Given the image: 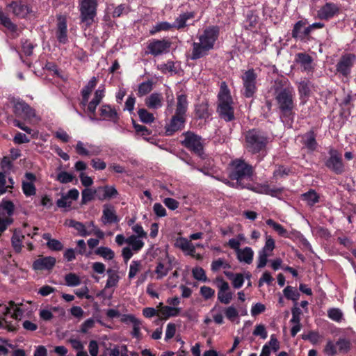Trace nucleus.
<instances>
[{"mask_svg": "<svg viewBox=\"0 0 356 356\" xmlns=\"http://www.w3.org/2000/svg\"><path fill=\"white\" fill-rule=\"evenodd\" d=\"M75 150L78 154L82 156H98L102 152V148L96 145L83 143L79 140L75 145Z\"/></svg>", "mask_w": 356, "mask_h": 356, "instance_id": "nucleus-12", "label": "nucleus"}, {"mask_svg": "<svg viewBox=\"0 0 356 356\" xmlns=\"http://www.w3.org/2000/svg\"><path fill=\"white\" fill-rule=\"evenodd\" d=\"M192 273L193 277L199 281L201 282H207V277L206 275L205 271L203 268L200 267H195L192 270Z\"/></svg>", "mask_w": 356, "mask_h": 356, "instance_id": "nucleus-59", "label": "nucleus"}, {"mask_svg": "<svg viewBox=\"0 0 356 356\" xmlns=\"http://www.w3.org/2000/svg\"><path fill=\"white\" fill-rule=\"evenodd\" d=\"M65 224L69 227L74 228L78 232V234L81 236L86 237L90 236L89 229H87L86 225L82 222L70 220H67Z\"/></svg>", "mask_w": 356, "mask_h": 356, "instance_id": "nucleus-36", "label": "nucleus"}, {"mask_svg": "<svg viewBox=\"0 0 356 356\" xmlns=\"http://www.w3.org/2000/svg\"><path fill=\"white\" fill-rule=\"evenodd\" d=\"M254 191L257 193L271 195L273 197H276L280 193V189L270 188L268 185L259 186L257 187Z\"/></svg>", "mask_w": 356, "mask_h": 356, "instance_id": "nucleus-44", "label": "nucleus"}, {"mask_svg": "<svg viewBox=\"0 0 356 356\" xmlns=\"http://www.w3.org/2000/svg\"><path fill=\"white\" fill-rule=\"evenodd\" d=\"M183 144L184 145L185 147L193 150L199 156L202 155V145L200 141V138L197 135H195L191 133L186 134L185 138L183 141Z\"/></svg>", "mask_w": 356, "mask_h": 356, "instance_id": "nucleus-14", "label": "nucleus"}, {"mask_svg": "<svg viewBox=\"0 0 356 356\" xmlns=\"http://www.w3.org/2000/svg\"><path fill=\"white\" fill-rule=\"evenodd\" d=\"M302 338L304 340L309 341L313 345H316L322 341L323 337L316 331H310L307 334H302Z\"/></svg>", "mask_w": 356, "mask_h": 356, "instance_id": "nucleus-39", "label": "nucleus"}, {"mask_svg": "<svg viewBox=\"0 0 356 356\" xmlns=\"http://www.w3.org/2000/svg\"><path fill=\"white\" fill-rule=\"evenodd\" d=\"M9 11L19 17H24L29 13V7L19 2H13L8 6Z\"/></svg>", "mask_w": 356, "mask_h": 356, "instance_id": "nucleus-28", "label": "nucleus"}, {"mask_svg": "<svg viewBox=\"0 0 356 356\" xmlns=\"http://www.w3.org/2000/svg\"><path fill=\"white\" fill-rule=\"evenodd\" d=\"M327 316L334 321L341 322L343 319V314L339 308H330L327 310Z\"/></svg>", "mask_w": 356, "mask_h": 356, "instance_id": "nucleus-50", "label": "nucleus"}, {"mask_svg": "<svg viewBox=\"0 0 356 356\" xmlns=\"http://www.w3.org/2000/svg\"><path fill=\"white\" fill-rule=\"evenodd\" d=\"M138 115L140 121L146 124L153 122L155 119L154 115L145 108L139 109Z\"/></svg>", "mask_w": 356, "mask_h": 356, "instance_id": "nucleus-46", "label": "nucleus"}, {"mask_svg": "<svg viewBox=\"0 0 356 356\" xmlns=\"http://www.w3.org/2000/svg\"><path fill=\"white\" fill-rule=\"evenodd\" d=\"M229 279L232 281V285L235 289L241 288L245 281V278L250 280L251 275L250 273H228L226 274Z\"/></svg>", "mask_w": 356, "mask_h": 356, "instance_id": "nucleus-30", "label": "nucleus"}, {"mask_svg": "<svg viewBox=\"0 0 356 356\" xmlns=\"http://www.w3.org/2000/svg\"><path fill=\"white\" fill-rule=\"evenodd\" d=\"M108 278L104 288L99 293V296L104 298L111 299L113 297L114 291L118 285L120 275L118 272L115 270L108 269L107 270Z\"/></svg>", "mask_w": 356, "mask_h": 356, "instance_id": "nucleus-8", "label": "nucleus"}, {"mask_svg": "<svg viewBox=\"0 0 356 356\" xmlns=\"http://www.w3.org/2000/svg\"><path fill=\"white\" fill-rule=\"evenodd\" d=\"M323 352L328 356H334L339 353L337 342L332 340H328L324 347Z\"/></svg>", "mask_w": 356, "mask_h": 356, "instance_id": "nucleus-47", "label": "nucleus"}, {"mask_svg": "<svg viewBox=\"0 0 356 356\" xmlns=\"http://www.w3.org/2000/svg\"><path fill=\"white\" fill-rule=\"evenodd\" d=\"M185 122V117L175 114L172 117L169 124L165 126V131L168 135H172L173 133L180 130Z\"/></svg>", "mask_w": 356, "mask_h": 356, "instance_id": "nucleus-20", "label": "nucleus"}, {"mask_svg": "<svg viewBox=\"0 0 356 356\" xmlns=\"http://www.w3.org/2000/svg\"><path fill=\"white\" fill-rule=\"evenodd\" d=\"M275 247V240L271 236L266 235L265 245L259 252L257 268H261L266 265L268 262V257L271 256Z\"/></svg>", "mask_w": 356, "mask_h": 356, "instance_id": "nucleus-11", "label": "nucleus"}, {"mask_svg": "<svg viewBox=\"0 0 356 356\" xmlns=\"http://www.w3.org/2000/svg\"><path fill=\"white\" fill-rule=\"evenodd\" d=\"M339 12V7L333 3H327L318 11V17L321 19L333 17Z\"/></svg>", "mask_w": 356, "mask_h": 356, "instance_id": "nucleus-21", "label": "nucleus"}, {"mask_svg": "<svg viewBox=\"0 0 356 356\" xmlns=\"http://www.w3.org/2000/svg\"><path fill=\"white\" fill-rule=\"evenodd\" d=\"M297 61L301 65L304 70L309 71L312 69V60L309 55L298 54L297 55Z\"/></svg>", "mask_w": 356, "mask_h": 356, "instance_id": "nucleus-41", "label": "nucleus"}, {"mask_svg": "<svg viewBox=\"0 0 356 356\" xmlns=\"http://www.w3.org/2000/svg\"><path fill=\"white\" fill-rule=\"evenodd\" d=\"M330 157L326 162V165L337 173H341L343 170V165L340 154L336 150L330 152Z\"/></svg>", "mask_w": 356, "mask_h": 356, "instance_id": "nucleus-16", "label": "nucleus"}, {"mask_svg": "<svg viewBox=\"0 0 356 356\" xmlns=\"http://www.w3.org/2000/svg\"><path fill=\"white\" fill-rule=\"evenodd\" d=\"M95 254L106 260H111L115 256L114 252L111 248L104 246L99 247L95 250Z\"/></svg>", "mask_w": 356, "mask_h": 356, "instance_id": "nucleus-45", "label": "nucleus"}, {"mask_svg": "<svg viewBox=\"0 0 356 356\" xmlns=\"http://www.w3.org/2000/svg\"><path fill=\"white\" fill-rule=\"evenodd\" d=\"M157 309H159L158 317L161 319H168L170 317L177 316L181 311V309L178 307L163 306L162 302L159 304Z\"/></svg>", "mask_w": 356, "mask_h": 356, "instance_id": "nucleus-24", "label": "nucleus"}, {"mask_svg": "<svg viewBox=\"0 0 356 356\" xmlns=\"http://www.w3.org/2000/svg\"><path fill=\"white\" fill-rule=\"evenodd\" d=\"M15 113L25 120H31L36 117L35 111L25 102L20 99L13 98L11 100Z\"/></svg>", "mask_w": 356, "mask_h": 356, "instance_id": "nucleus-9", "label": "nucleus"}, {"mask_svg": "<svg viewBox=\"0 0 356 356\" xmlns=\"http://www.w3.org/2000/svg\"><path fill=\"white\" fill-rule=\"evenodd\" d=\"M24 238V236L19 232H15L12 236V245L15 249V250L17 252H19L22 248V242Z\"/></svg>", "mask_w": 356, "mask_h": 356, "instance_id": "nucleus-43", "label": "nucleus"}, {"mask_svg": "<svg viewBox=\"0 0 356 356\" xmlns=\"http://www.w3.org/2000/svg\"><path fill=\"white\" fill-rule=\"evenodd\" d=\"M219 106L218 112L221 118L226 121H231L234 118L232 99L227 84L222 82L218 93Z\"/></svg>", "mask_w": 356, "mask_h": 356, "instance_id": "nucleus-3", "label": "nucleus"}, {"mask_svg": "<svg viewBox=\"0 0 356 356\" xmlns=\"http://www.w3.org/2000/svg\"><path fill=\"white\" fill-rule=\"evenodd\" d=\"M97 78L93 76L81 91V104L86 107V112L89 115L91 120L95 119L96 108L105 95V88L101 86L95 90L93 97L90 100L91 92L97 86Z\"/></svg>", "mask_w": 356, "mask_h": 356, "instance_id": "nucleus-1", "label": "nucleus"}, {"mask_svg": "<svg viewBox=\"0 0 356 356\" xmlns=\"http://www.w3.org/2000/svg\"><path fill=\"white\" fill-rule=\"evenodd\" d=\"M170 43L164 40H154L148 44L149 52L154 56H159L168 51Z\"/></svg>", "mask_w": 356, "mask_h": 356, "instance_id": "nucleus-15", "label": "nucleus"}, {"mask_svg": "<svg viewBox=\"0 0 356 356\" xmlns=\"http://www.w3.org/2000/svg\"><path fill=\"white\" fill-rule=\"evenodd\" d=\"M266 143V138L260 131L252 129L247 132L245 144L249 151L257 152L265 147Z\"/></svg>", "mask_w": 356, "mask_h": 356, "instance_id": "nucleus-6", "label": "nucleus"}, {"mask_svg": "<svg viewBox=\"0 0 356 356\" xmlns=\"http://www.w3.org/2000/svg\"><path fill=\"white\" fill-rule=\"evenodd\" d=\"M293 90L291 88L275 90V99L283 112L290 111L293 107Z\"/></svg>", "mask_w": 356, "mask_h": 356, "instance_id": "nucleus-7", "label": "nucleus"}, {"mask_svg": "<svg viewBox=\"0 0 356 356\" xmlns=\"http://www.w3.org/2000/svg\"><path fill=\"white\" fill-rule=\"evenodd\" d=\"M74 178V177L72 173L66 171H60L58 173L56 177V180L61 184H67L72 182Z\"/></svg>", "mask_w": 356, "mask_h": 356, "instance_id": "nucleus-53", "label": "nucleus"}, {"mask_svg": "<svg viewBox=\"0 0 356 356\" xmlns=\"http://www.w3.org/2000/svg\"><path fill=\"white\" fill-rule=\"evenodd\" d=\"M283 293L287 299L291 300L293 301H297L300 296L299 293L291 286H286L283 290Z\"/></svg>", "mask_w": 356, "mask_h": 356, "instance_id": "nucleus-54", "label": "nucleus"}, {"mask_svg": "<svg viewBox=\"0 0 356 356\" xmlns=\"http://www.w3.org/2000/svg\"><path fill=\"white\" fill-rule=\"evenodd\" d=\"M100 116L104 120L117 122L118 115L116 110L108 104H103L99 108Z\"/></svg>", "mask_w": 356, "mask_h": 356, "instance_id": "nucleus-25", "label": "nucleus"}, {"mask_svg": "<svg viewBox=\"0 0 356 356\" xmlns=\"http://www.w3.org/2000/svg\"><path fill=\"white\" fill-rule=\"evenodd\" d=\"M126 243L134 251V252L140 251L145 245L142 238L137 237L136 235H131L127 237Z\"/></svg>", "mask_w": 356, "mask_h": 356, "instance_id": "nucleus-38", "label": "nucleus"}, {"mask_svg": "<svg viewBox=\"0 0 356 356\" xmlns=\"http://www.w3.org/2000/svg\"><path fill=\"white\" fill-rule=\"evenodd\" d=\"M98 192L102 191V194L98 195V198L100 200L106 199H111L118 195V191L115 187L111 186H106L105 187H99L97 189Z\"/></svg>", "mask_w": 356, "mask_h": 356, "instance_id": "nucleus-37", "label": "nucleus"}, {"mask_svg": "<svg viewBox=\"0 0 356 356\" xmlns=\"http://www.w3.org/2000/svg\"><path fill=\"white\" fill-rule=\"evenodd\" d=\"M96 192H97V191L92 190L90 188H86V189L83 190V191L81 193L82 204H86L87 202L93 200Z\"/></svg>", "mask_w": 356, "mask_h": 356, "instance_id": "nucleus-62", "label": "nucleus"}, {"mask_svg": "<svg viewBox=\"0 0 356 356\" xmlns=\"http://www.w3.org/2000/svg\"><path fill=\"white\" fill-rule=\"evenodd\" d=\"M246 243V238L243 234H238L236 237L230 238L227 243V245L234 250L235 252L241 250L240 246Z\"/></svg>", "mask_w": 356, "mask_h": 356, "instance_id": "nucleus-35", "label": "nucleus"}, {"mask_svg": "<svg viewBox=\"0 0 356 356\" xmlns=\"http://www.w3.org/2000/svg\"><path fill=\"white\" fill-rule=\"evenodd\" d=\"M219 30L216 26L207 28L198 35V42L193 44V50L191 55L192 60H196L205 56L212 49L214 43L218 37Z\"/></svg>", "mask_w": 356, "mask_h": 356, "instance_id": "nucleus-2", "label": "nucleus"}, {"mask_svg": "<svg viewBox=\"0 0 356 356\" xmlns=\"http://www.w3.org/2000/svg\"><path fill=\"white\" fill-rule=\"evenodd\" d=\"M172 24H170L167 22H161L155 24L152 29L149 31L150 34L154 35L161 31H169L173 29Z\"/></svg>", "mask_w": 356, "mask_h": 356, "instance_id": "nucleus-49", "label": "nucleus"}, {"mask_svg": "<svg viewBox=\"0 0 356 356\" xmlns=\"http://www.w3.org/2000/svg\"><path fill=\"white\" fill-rule=\"evenodd\" d=\"M0 307H2L1 312L4 315L10 314L11 317L16 320L20 319L23 315V311L20 309L19 305H16L13 301H10L8 305L3 307L0 303Z\"/></svg>", "mask_w": 356, "mask_h": 356, "instance_id": "nucleus-23", "label": "nucleus"}, {"mask_svg": "<svg viewBox=\"0 0 356 356\" xmlns=\"http://www.w3.org/2000/svg\"><path fill=\"white\" fill-rule=\"evenodd\" d=\"M141 261H132L129 270L128 277L129 279H133L137 273L140 270Z\"/></svg>", "mask_w": 356, "mask_h": 356, "instance_id": "nucleus-58", "label": "nucleus"}, {"mask_svg": "<svg viewBox=\"0 0 356 356\" xmlns=\"http://www.w3.org/2000/svg\"><path fill=\"white\" fill-rule=\"evenodd\" d=\"M56 36L59 42L65 44L67 42V22L65 18L61 16L58 17Z\"/></svg>", "mask_w": 356, "mask_h": 356, "instance_id": "nucleus-31", "label": "nucleus"}, {"mask_svg": "<svg viewBox=\"0 0 356 356\" xmlns=\"http://www.w3.org/2000/svg\"><path fill=\"white\" fill-rule=\"evenodd\" d=\"M0 23L9 30H11V31L15 30V24L11 22L10 19L1 10H0Z\"/></svg>", "mask_w": 356, "mask_h": 356, "instance_id": "nucleus-57", "label": "nucleus"}, {"mask_svg": "<svg viewBox=\"0 0 356 356\" xmlns=\"http://www.w3.org/2000/svg\"><path fill=\"white\" fill-rule=\"evenodd\" d=\"M233 298V293L229 291H218V300L223 304H229Z\"/></svg>", "mask_w": 356, "mask_h": 356, "instance_id": "nucleus-56", "label": "nucleus"}, {"mask_svg": "<svg viewBox=\"0 0 356 356\" xmlns=\"http://www.w3.org/2000/svg\"><path fill=\"white\" fill-rule=\"evenodd\" d=\"M356 60V56L351 54L343 56L337 65V70L343 76L350 74L351 68Z\"/></svg>", "mask_w": 356, "mask_h": 356, "instance_id": "nucleus-13", "label": "nucleus"}, {"mask_svg": "<svg viewBox=\"0 0 356 356\" xmlns=\"http://www.w3.org/2000/svg\"><path fill=\"white\" fill-rule=\"evenodd\" d=\"M236 258L241 263L250 264L253 261L254 251L250 247H245L236 252Z\"/></svg>", "mask_w": 356, "mask_h": 356, "instance_id": "nucleus-29", "label": "nucleus"}, {"mask_svg": "<svg viewBox=\"0 0 356 356\" xmlns=\"http://www.w3.org/2000/svg\"><path fill=\"white\" fill-rule=\"evenodd\" d=\"M152 89V83L151 81L143 82L139 85L138 95L143 96L149 93Z\"/></svg>", "mask_w": 356, "mask_h": 356, "instance_id": "nucleus-64", "label": "nucleus"}, {"mask_svg": "<svg viewBox=\"0 0 356 356\" xmlns=\"http://www.w3.org/2000/svg\"><path fill=\"white\" fill-rule=\"evenodd\" d=\"M210 314L216 323L221 325L224 323L222 310L220 307H218L216 306L213 307L211 309Z\"/></svg>", "mask_w": 356, "mask_h": 356, "instance_id": "nucleus-51", "label": "nucleus"}, {"mask_svg": "<svg viewBox=\"0 0 356 356\" xmlns=\"http://www.w3.org/2000/svg\"><path fill=\"white\" fill-rule=\"evenodd\" d=\"M102 220L104 224H111L118 221V218L113 207L110 204H105L104 206Z\"/></svg>", "mask_w": 356, "mask_h": 356, "instance_id": "nucleus-32", "label": "nucleus"}, {"mask_svg": "<svg viewBox=\"0 0 356 356\" xmlns=\"http://www.w3.org/2000/svg\"><path fill=\"white\" fill-rule=\"evenodd\" d=\"M188 100L185 95L180 94L177 97L175 114L185 117L188 108Z\"/></svg>", "mask_w": 356, "mask_h": 356, "instance_id": "nucleus-33", "label": "nucleus"}, {"mask_svg": "<svg viewBox=\"0 0 356 356\" xmlns=\"http://www.w3.org/2000/svg\"><path fill=\"white\" fill-rule=\"evenodd\" d=\"M56 264V259L53 257H40L33 264V268L35 270H50Z\"/></svg>", "mask_w": 356, "mask_h": 356, "instance_id": "nucleus-17", "label": "nucleus"}, {"mask_svg": "<svg viewBox=\"0 0 356 356\" xmlns=\"http://www.w3.org/2000/svg\"><path fill=\"white\" fill-rule=\"evenodd\" d=\"M307 24L306 21L298 22L293 27V37L301 40L305 39L311 33V27H309Z\"/></svg>", "mask_w": 356, "mask_h": 356, "instance_id": "nucleus-18", "label": "nucleus"}, {"mask_svg": "<svg viewBox=\"0 0 356 356\" xmlns=\"http://www.w3.org/2000/svg\"><path fill=\"white\" fill-rule=\"evenodd\" d=\"M196 114L200 118H205L209 115L208 105L206 103H202L195 108Z\"/></svg>", "mask_w": 356, "mask_h": 356, "instance_id": "nucleus-63", "label": "nucleus"}, {"mask_svg": "<svg viewBox=\"0 0 356 356\" xmlns=\"http://www.w3.org/2000/svg\"><path fill=\"white\" fill-rule=\"evenodd\" d=\"M339 353H347L351 348L350 339L346 337H339L336 341Z\"/></svg>", "mask_w": 356, "mask_h": 356, "instance_id": "nucleus-40", "label": "nucleus"}, {"mask_svg": "<svg viewBox=\"0 0 356 356\" xmlns=\"http://www.w3.org/2000/svg\"><path fill=\"white\" fill-rule=\"evenodd\" d=\"M302 196V199L310 206L318 202V195L314 191H309L304 193Z\"/></svg>", "mask_w": 356, "mask_h": 356, "instance_id": "nucleus-55", "label": "nucleus"}, {"mask_svg": "<svg viewBox=\"0 0 356 356\" xmlns=\"http://www.w3.org/2000/svg\"><path fill=\"white\" fill-rule=\"evenodd\" d=\"M298 90L302 99L308 97L310 93L309 83L307 81L300 82L298 86Z\"/></svg>", "mask_w": 356, "mask_h": 356, "instance_id": "nucleus-60", "label": "nucleus"}, {"mask_svg": "<svg viewBox=\"0 0 356 356\" xmlns=\"http://www.w3.org/2000/svg\"><path fill=\"white\" fill-rule=\"evenodd\" d=\"M253 174V170L251 165L247 164L243 161L236 160L232 163V170L230 177L236 180V184L241 187H248L244 184V180H251Z\"/></svg>", "mask_w": 356, "mask_h": 356, "instance_id": "nucleus-4", "label": "nucleus"}, {"mask_svg": "<svg viewBox=\"0 0 356 356\" xmlns=\"http://www.w3.org/2000/svg\"><path fill=\"white\" fill-rule=\"evenodd\" d=\"M257 75L253 69L245 71L241 76L244 88V95L246 97H251L257 90L256 79Z\"/></svg>", "mask_w": 356, "mask_h": 356, "instance_id": "nucleus-10", "label": "nucleus"}, {"mask_svg": "<svg viewBox=\"0 0 356 356\" xmlns=\"http://www.w3.org/2000/svg\"><path fill=\"white\" fill-rule=\"evenodd\" d=\"M65 281L67 286L74 287L81 284V278L75 273H68L65 276Z\"/></svg>", "mask_w": 356, "mask_h": 356, "instance_id": "nucleus-48", "label": "nucleus"}, {"mask_svg": "<svg viewBox=\"0 0 356 356\" xmlns=\"http://www.w3.org/2000/svg\"><path fill=\"white\" fill-rule=\"evenodd\" d=\"M172 259L166 254V259L163 261L158 262L155 268L156 279L160 280L166 276L172 268Z\"/></svg>", "mask_w": 356, "mask_h": 356, "instance_id": "nucleus-19", "label": "nucleus"}, {"mask_svg": "<svg viewBox=\"0 0 356 356\" xmlns=\"http://www.w3.org/2000/svg\"><path fill=\"white\" fill-rule=\"evenodd\" d=\"M35 176L33 173L26 172L25 174V180L22 181V190L26 196H31L35 194Z\"/></svg>", "mask_w": 356, "mask_h": 356, "instance_id": "nucleus-22", "label": "nucleus"}, {"mask_svg": "<svg viewBox=\"0 0 356 356\" xmlns=\"http://www.w3.org/2000/svg\"><path fill=\"white\" fill-rule=\"evenodd\" d=\"M195 16L193 12H186L179 15L172 24L175 29H181L186 26V22L188 19L193 18Z\"/></svg>", "mask_w": 356, "mask_h": 356, "instance_id": "nucleus-34", "label": "nucleus"}, {"mask_svg": "<svg viewBox=\"0 0 356 356\" xmlns=\"http://www.w3.org/2000/svg\"><path fill=\"white\" fill-rule=\"evenodd\" d=\"M175 246L181 249L186 254L195 256V246L187 238L183 237L177 238Z\"/></svg>", "mask_w": 356, "mask_h": 356, "instance_id": "nucleus-26", "label": "nucleus"}, {"mask_svg": "<svg viewBox=\"0 0 356 356\" xmlns=\"http://www.w3.org/2000/svg\"><path fill=\"white\" fill-rule=\"evenodd\" d=\"M145 105L150 109H159L162 107L163 98L161 94L154 92L145 100Z\"/></svg>", "mask_w": 356, "mask_h": 356, "instance_id": "nucleus-27", "label": "nucleus"}, {"mask_svg": "<svg viewBox=\"0 0 356 356\" xmlns=\"http://www.w3.org/2000/svg\"><path fill=\"white\" fill-rule=\"evenodd\" d=\"M302 140L305 145L310 149L316 147V140L314 135L312 132H309L302 136Z\"/></svg>", "mask_w": 356, "mask_h": 356, "instance_id": "nucleus-52", "label": "nucleus"}, {"mask_svg": "<svg viewBox=\"0 0 356 356\" xmlns=\"http://www.w3.org/2000/svg\"><path fill=\"white\" fill-rule=\"evenodd\" d=\"M98 0H79L80 20L86 26H91L95 21Z\"/></svg>", "mask_w": 356, "mask_h": 356, "instance_id": "nucleus-5", "label": "nucleus"}, {"mask_svg": "<svg viewBox=\"0 0 356 356\" xmlns=\"http://www.w3.org/2000/svg\"><path fill=\"white\" fill-rule=\"evenodd\" d=\"M14 204L10 201H3L0 204V216L7 217L10 216L13 213Z\"/></svg>", "mask_w": 356, "mask_h": 356, "instance_id": "nucleus-42", "label": "nucleus"}, {"mask_svg": "<svg viewBox=\"0 0 356 356\" xmlns=\"http://www.w3.org/2000/svg\"><path fill=\"white\" fill-rule=\"evenodd\" d=\"M158 70L163 73L175 72L176 67L173 61H168L166 63H162L157 65Z\"/></svg>", "mask_w": 356, "mask_h": 356, "instance_id": "nucleus-61", "label": "nucleus"}]
</instances>
